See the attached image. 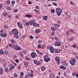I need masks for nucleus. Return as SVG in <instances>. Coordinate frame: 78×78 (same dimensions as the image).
Here are the masks:
<instances>
[{
    "label": "nucleus",
    "mask_w": 78,
    "mask_h": 78,
    "mask_svg": "<svg viewBox=\"0 0 78 78\" xmlns=\"http://www.w3.org/2000/svg\"><path fill=\"white\" fill-rule=\"evenodd\" d=\"M12 33L14 35V37L16 39H18L19 37L17 36V34H18V31L16 29H13L12 30Z\"/></svg>",
    "instance_id": "f257e3e1"
},
{
    "label": "nucleus",
    "mask_w": 78,
    "mask_h": 78,
    "mask_svg": "<svg viewBox=\"0 0 78 78\" xmlns=\"http://www.w3.org/2000/svg\"><path fill=\"white\" fill-rule=\"evenodd\" d=\"M56 11L57 15L58 16H60L61 13H62V9L60 8H56Z\"/></svg>",
    "instance_id": "f03ea898"
},
{
    "label": "nucleus",
    "mask_w": 78,
    "mask_h": 78,
    "mask_svg": "<svg viewBox=\"0 0 78 78\" xmlns=\"http://www.w3.org/2000/svg\"><path fill=\"white\" fill-rule=\"evenodd\" d=\"M44 60L46 62H48L49 61H50V58H48V55H46L44 57Z\"/></svg>",
    "instance_id": "7ed1b4c3"
},
{
    "label": "nucleus",
    "mask_w": 78,
    "mask_h": 78,
    "mask_svg": "<svg viewBox=\"0 0 78 78\" xmlns=\"http://www.w3.org/2000/svg\"><path fill=\"white\" fill-rule=\"evenodd\" d=\"M47 48L50 50V52L52 53H53L55 51V49H53V47L51 46H48Z\"/></svg>",
    "instance_id": "20e7f679"
},
{
    "label": "nucleus",
    "mask_w": 78,
    "mask_h": 78,
    "mask_svg": "<svg viewBox=\"0 0 78 78\" xmlns=\"http://www.w3.org/2000/svg\"><path fill=\"white\" fill-rule=\"evenodd\" d=\"M76 61V59L75 58H73V59H72L70 61V64L72 66L75 65V62Z\"/></svg>",
    "instance_id": "39448f33"
},
{
    "label": "nucleus",
    "mask_w": 78,
    "mask_h": 78,
    "mask_svg": "<svg viewBox=\"0 0 78 78\" xmlns=\"http://www.w3.org/2000/svg\"><path fill=\"white\" fill-rule=\"evenodd\" d=\"M14 48L16 50L18 51L21 50V48L19 46L15 45L14 46Z\"/></svg>",
    "instance_id": "423d86ee"
},
{
    "label": "nucleus",
    "mask_w": 78,
    "mask_h": 78,
    "mask_svg": "<svg viewBox=\"0 0 78 78\" xmlns=\"http://www.w3.org/2000/svg\"><path fill=\"white\" fill-rule=\"evenodd\" d=\"M36 56H37V55L36 53L35 52H32L31 54V56L32 58H34L36 57Z\"/></svg>",
    "instance_id": "0eeeda50"
},
{
    "label": "nucleus",
    "mask_w": 78,
    "mask_h": 78,
    "mask_svg": "<svg viewBox=\"0 0 78 78\" xmlns=\"http://www.w3.org/2000/svg\"><path fill=\"white\" fill-rule=\"evenodd\" d=\"M55 60L56 61H57V64H59V62H60V60L59 59V58L58 57H56L55 58Z\"/></svg>",
    "instance_id": "6e6552de"
},
{
    "label": "nucleus",
    "mask_w": 78,
    "mask_h": 78,
    "mask_svg": "<svg viewBox=\"0 0 78 78\" xmlns=\"http://www.w3.org/2000/svg\"><path fill=\"white\" fill-rule=\"evenodd\" d=\"M17 25L20 28H23V26H22V24L20 23L19 22H17Z\"/></svg>",
    "instance_id": "1a4fd4ad"
},
{
    "label": "nucleus",
    "mask_w": 78,
    "mask_h": 78,
    "mask_svg": "<svg viewBox=\"0 0 78 78\" xmlns=\"http://www.w3.org/2000/svg\"><path fill=\"white\" fill-rule=\"evenodd\" d=\"M55 46H61V43L58 41H56L55 42Z\"/></svg>",
    "instance_id": "9d476101"
},
{
    "label": "nucleus",
    "mask_w": 78,
    "mask_h": 78,
    "mask_svg": "<svg viewBox=\"0 0 78 78\" xmlns=\"http://www.w3.org/2000/svg\"><path fill=\"white\" fill-rule=\"evenodd\" d=\"M33 26L34 27H39V25L38 24H36V23L34 22V23L33 24Z\"/></svg>",
    "instance_id": "9b49d317"
},
{
    "label": "nucleus",
    "mask_w": 78,
    "mask_h": 78,
    "mask_svg": "<svg viewBox=\"0 0 78 78\" xmlns=\"http://www.w3.org/2000/svg\"><path fill=\"white\" fill-rule=\"evenodd\" d=\"M7 35V34L6 33H4V34H1L0 36L2 37H3V36L4 37H6V35Z\"/></svg>",
    "instance_id": "f8f14e48"
},
{
    "label": "nucleus",
    "mask_w": 78,
    "mask_h": 78,
    "mask_svg": "<svg viewBox=\"0 0 78 78\" xmlns=\"http://www.w3.org/2000/svg\"><path fill=\"white\" fill-rule=\"evenodd\" d=\"M61 50H59L57 49H55V53H59L60 52H61Z\"/></svg>",
    "instance_id": "ddd939ff"
},
{
    "label": "nucleus",
    "mask_w": 78,
    "mask_h": 78,
    "mask_svg": "<svg viewBox=\"0 0 78 78\" xmlns=\"http://www.w3.org/2000/svg\"><path fill=\"white\" fill-rule=\"evenodd\" d=\"M62 64H63L64 66H67V62H66L65 60H63L62 62Z\"/></svg>",
    "instance_id": "4468645a"
},
{
    "label": "nucleus",
    "mask_w": 78,
    "mask_h": 78,
    "mask_svg": "<svg viewBox=\"0 0 78 78\" xmlns=\"http://www.w3.org/2000/svg\"><path fill=\"white\" fill-rule=\"evenodd\" d=\"M15 68V66L14 65H12L9 68L10 70L11 71L12 70V69H14Z\"/></svg>",
    "instance_id": "2eb2a0df"
},
{
    "label": "nucleus",
    "mask_w": 78,
    "mask_h": 78,
    "mask_svg": "<svg viewBox=\"0 0 78 78\" xmlns=\"http://www.w3.org/2000/svg\"><path fill=\"white\" fill-rule=\"evenodd\" d=\"M60 69H62L63 70H66V67H65L64 66H60Z\"/></svg>",
    "instance_id": "dca6fc26"
},
{
    "label": "nucleus",
    "mask_w": 78,
    "mask_h": 78,
    "mask_svg": "<svg viewBox=\"0 0 78 78\" xmlns=\"http://www.w3.org/2000/svg\"><path fill=\"white\" fill-rule=\"evenodd\" d=\"M34 20H33L31 21H30V22H29L30 25H33V24L34 23Z\"/></svg>",
    "instance_id": "f3484780"
},
{
    "label": "nucleus",
    "mask_w": 78,
    "mask_h": 78,
    "mask_svg": "<svg viewBox=\"0 0 78 78\" xmlns=\"http://www.w3.org/2000/svg\"><path fill=\"white\" fill-rule=\"evenodd\" d=\"M36 33H39L41 32V30H39V29L36 30H35Z\"/></svg>",
    "instance_id": "a211bd4d"
},
{
    "label": "nucleus",
    "mask_w": 78,
    "mask_h": 78,
    "mask_svg": "<svg viewBox=\"0 0 78 78\" xmlns=\"http://www.w3.org/2000/svg\"><path fill=\"white\" fill-rule=\"evenodd\" d=\"M0 69L1 70V72L0 73L1 74H3V69L2 68H1Z\"/></svg>",
    "instance_id": "6ab92c4d"
},
{
    "label": "nucleus",
    "mask_w": 78,
    "mask_h": 78,
    "mask_svg": "<svg viewBox=\"0 0 78 78\" xmlns=\"http://www.w3.org/2000/svg\"><path fill=\"white\" fill-rule=\"evenodd\" d=\"M0 54L1 55H3L4 54V52L2 49L0 50Z\"/></svg>",
    "instance_id": "aec40b11"
},
{
    "label": "nucleus",
    "mask_w": 78,
    "mask_h": 78,
    "mask_svg": "<svg viewBox=\"0 0 78 78\" xmlns=\"http://www.w3.org/2000/svg\"><path fill=\"white\" fill-rule=\"evenodd\" d=\"M26 17H28V18H30V17H32L33 16L30 15H26L25 16Z\"/></svg>",
    "instance_id": "412c9836"
},
{
    "label": "nucleus",
    "mask_w": 78,
    "mask_h": 78,
    "mask_svg": "<svg viewBox=\"0 0 78 78\" xmlns=\"http://www.w3.org/2000/svg\"><path fill=\"white\" fill-rule=\"evenodd\" d=\"M38 48H44V46H42V47H41V44H39L37 46Z\"/></svg>",
    "instance_id": "4be33fe9"
},
{
    "label": "nucleus",
    "mask_w": 78,
    "mask_h": 78,
    "mask_svg": "<svg viewBox=\"0 0 78 78\" xmlns=\"http://www.w3.org/2000/svg\"><path fill=\"white\" fill-rule=\"evenodd\" d=\"M27 75L29 76L30 77H33V74L30 73H29Z\"/></svg>",
    "instance_id": "5701e85b"
},
{
    "label": "nucleus",
    "mask_w": 78,
    "mask_h": 78,
    "mask_svg": "<svg viewBox=\"0 0 78 78\" xmlns=\"http://www.w3.org/2000/svg\"><path fill=\"white\" fill-rule=\"evenodd\" d=\"M47 16H44L43 17V19L44 20H47Z\"/></svg>",
    "instance_id": "b1692460"
},
{
    "label": "nucleus",
    "mask_w": 78,
    "mask_h": 78,
    "mask_svg": "<svg viewBox=\"0 0 78 78\" xmlns=\"http://www.w3.org/2000/svg\"><path fill=\"white\" fill-rule=\"evenodd\" d=\"M9 47H10L12 48H14V45H12L11 44H9Z\"/></svg>",
    "instance_id": "393cba45"
},
{
    "label": "nucleus",
    "mask_w": 78,
    "mask_h": 78,
    "mask_svg": "<svg viewBox=\"0 0 78 78\" xmlns=\"http://www.w3.org/2000/svg\"><path fill=\"white\" fill-rule=\"evenodd\" d=\"M45 69H46V68H44V66H42L41 68V70L42 71H44V70Z\"/></svg>",
    "instance_id": "a878e982"
},
{
    "label": "nucleus",
    "mask_w": 78,
    "mask_h": 78,
    "mask_svg": "<svg viewBox=\"0 0 78 78\" xmlns=\"http://www.w3.org/2000/svg\"><path fill=\"white\" fill-rule=\"evenodd\" d=\"M51 12L52 13H55V11L54 9H51Z\"/></svg>",
    "instance_id": "bb28decb"
},
{
    "label": "nucleus",
    "mask_w": 78,
    "mask_h": 78,
    "mask_svg": "<svg viewBox=\"0 0 78 78\" xmlns=\"http://www.w3.org/2000/svg\"><path fill=\"white\" fill-rule=\"evenodd\" d=\"M51 28L52 31H55V28L54 27H51Z\"/></svg>",
    "instance_id": "cd10ccee"
},
{
    "label": "nucleus",
    "mask_w": 78,
    "mask_h": 78,
    "mask_svg": "<svg viewBox=\"0 0 78 78\" xmlns=\"http://www.w3.org/2000/svg\"><path fill=\"white\" fill-rule=\"evenodd\" d=\"M50 78H54V75L53 74H51L50 76Z\"/></svg>",
    "instance_id": "c85d7f7f"
},
{
    "label": "nucleus",
    "mask_w": 78,
    "mask_h": 78,
    "mask_svg": "<svg viewBox=\"0 0 78 78\" xmlns=\"http://www.w3.org/2000/svg\"><path fill=\"white\" fill-rule=\"evenodd\" d=\"M25 59L26 60H27V61H30V58H29L28 57H25Z\"/></svg>",
    "instance_id": "c756f323"
},
{
    "label": "nucleus",
    "mask_w": 78,
    "mask_h": 78,
    "mask_svg": "<svg viewBox=\"0 0 78 78\" xmlns=\"http://www.w3.org/2000/svg\"><path fill=\"white\" fill-rule=\"evenodd\" d=\"M69 33H70V31L69 30L66 31V34H67V35H69Z\"/></svg>",
    "instance_id": "7c9ffc66"
},
{
    "label": "nucleus",
    "mask_w": 78,
    "mask_h": 78,
    "mask_svg": "<svg viewBox=\"0 0 78 78\" xmlns=\"http://www.w3.org/2000/svg\"><path fill=\"white\" fill-rule=\"evenodd\" d=\"M11 42L12 43V44H14V43H15V42H14V40L13 39H12L11 41Z\"/></svg>",
    "instance_id": "2f4dec72"
},
{
    "label": "nucleus",
    "mask_w": 78,
    "mask_h": 78,
    "mask_svg": "<svg viewBox=\"0 0 78 78\" xmlns=\"http://www.w3.org/2000/svg\"><path fill=\"white\" fill-rule=\"evenodd\" d=\"M7 14H8L7 13H3V16H6L7 15Z\"/></svg>",
    "instance_id": "473e14b6"
},
{
    "label": "nucleus",
    "mask_w": 78,
    "mask_h": 78,
    "mask_svg": "<svg viewBox=\"0 0 78 78\" xmlns=\"http://www.w3.org/2000/svg\"><path fill=\"white\" fill-rule=\"evenodd\" d=\"M34 64H37V61L36 60H34Z\"/></svg>",
    "instance_id": "72a5a7b5"
},
{
    "label": "nucleus",
    "mask_w": 78,
    "mask_h": 78,
    "mask_svg": "<svg viewBox=\"0 0 78 78\" xmlns=\"http://www.w3.org/2000/svg\"><path fill=\"white\" fill-rule=\"evenodd\" d=\"M4 53H5V55H8V53H9L8 52V51H5V52H4Z\"/></svg>",
    "instance_id": "f704fd0d"
},
{
    "label": "nucleus",
    "mask_w": 78,
    "mask_h": 78,
    "mask_svg": "<svg viewBox=\"0 0 78 78\" xmlns=\"http://www.w3.org/2000/svg\"><path fill=\"white\" fill-rule=\"evenodd\" d=\"M6 9H8V10H10L11 9L10 8V7H7L6 8Z\"/></svg>",
    "instance_id": "c9c22d12"
},
{
    "label": "nucleus",
    "mask_w": 78,
    "mask_h": 78,
    "mask_svg": "<svg viewBox=\"0 0 78 78\" xmlns=\"http://www.w3.org/2000/svg\"><path fill=\"white\" fill-rule=\"evenodd\" d=\"M55 26V27H59V24H54Z\"/></svg>",
    "instance_id": "e433bc0d"
},
{
    "label": "nucleus",
    "mask_w": 78,
    "mask_h": 78,
    "mask_svg": "<svg viewBox=\"0 0 78 78\" xmlns=\"http://www.w3.org/2000/svg\"><path fill=\"white\" fill-rule=\"evenodd\" d=\"M34 11L36 12H37V13L39 12V10H36V9H34Z\"/></svg>",
    "instance_id": "4c0bfd02"
},
{
    "label": "nucleus",
    "mask_w": 78,
    "mask_h": 78,
    "mask_svg": "<svg viewBox=\"0 0 78 78\" xmlns=\"http://www.w3.org/2000/svg\"><path fill=\"white\" fill-rule=\"evenodd\" d=\"M5 72H8V68H5Z\"/></svg>",
    "instance_id": "58836bf2"
},
{
    "label": "nucleus",
    "mask_w": 78,
    "mask_h": 78,
    "mask_svg": "<svg viewBox=\"0 0 78 78\" xmlns=\"http://www.w3.org/2000/svg\"><path fill=\"white\" fill-rule=\"evenodd\" d=\"M4 27L5 28V29H8V26L5 25L4 26Z\"/></svg>",
    "instance_id": "ea45409f"
},
{
    "label": "nucleus",
    "mask_w": 78,
    "mask_h": 78,
    "mask_svg": "<svg viewBox=\"0 0 78 78\" xmlns=\"http://www.w3.org/2000/svg\"><path fill=\"white\" fill-rule=\"evenodd\" d=\"M3 6V4H0V9H2V8Z\"/></svg>",
    "instance_id": "a19ab883"
},
{
    "label": "nucleus",
    "mask_w": 78,
    "mask_h": 78,
    "mask_svg": "<svg viewBox=\"0 0 78 78\" xmlns=\"http://www.w3.org/2000/svg\"><path fill=\"white\" fill-rule=\"evenodd\" d=\"M24 65L27 67L28 65V63L27 62H25L24 63Z\"/></svg>",
    "instance_id": "79ce46f5"
},
{
    "label": "nucleus",
    "mask_w": 78,
    "mask_h": 78,
    "mask_svg": "<svg viewBox=\"0 0 78 78\" xmlns=\"http://www.w3.org/2000/svg\"><path fill=\"white\" fill-rule=\"evenodd\" d=\"M55 41H58V40H59L58 38L57 37H55Z\"/></svg>",
    "instance_id": "37998d69"
},
{
    "label": "nucleus",
    "mask_w": 78,
    "mask_h": 78,
    "mask_svg": "<svg viewBox=\"0 0 78 78\" xmlns=\"http://www.w3.org/2000/svg\"><path fill=\"white\" fill-rule=\"evenodd\" d=\"M6 3L7 4H9V3H10V1L9 0L7 1Z\"/></svg>",
    "instance_id": "c03bdc74"
},
{
    "label": "nucleus",
    "mask_w": 78,
    "mask_h": 78,
    "mask_svg": "<svg viewBox=\"0 0 78 78\" xmlns=\"http://www.w3.org/2000/svg\"><path fill=\"white\" fill-rule=\"evenodd\" d=\"M18 11L17 9H15L14 10V12H17Z\"/></svg>",
    "instance_id": "a18cd8bd"
},
{
    "label": "nucleus",
    "mask_w": 78,
    "mask_h": 78,
    "mask_svg": "<svg viewBox=\"0 0 78 78\" xmlns=\"http://www.w3.org/2000/svg\"><path fill=\"white\" fill-rule=\"evenodd\" d=\"M51 35H52V36H53L55 35V33H54V32H52L51 33Z\"/></svg>",
    "instance_id": "49530a36"
},
{
    "label": "nucleus",
    "mask_w": 78,
    "mask_h": 78,
    "mask_svg": "<svg viewBox=\"0 0 78 78\" xmlns=\"http://www.w3.org/2000/svg\"><path fill=\"white\" fill-rule=\"evenodd\" d=\"M42 40H39V41H38V43H41V42H42Z\"/></svg>",
    "instance_id": "de8ad7c7"
},
{
    "label": "nucleus",
    "mask_w": 78,
    "mask_h": 78,
    "mask_svg": "<svg viewBox=\"0 0 78 78\" xmlns=\"http://www.w3.org/2000/svg\"><path fill=\"white\" fill-rule=\"evenodd\" d=\"M14 76L15 77H17V74L16 73H15L14 74Z\"/></svg>",
    "instance_id": "09e8293b"
},
{
    "label": "nucleus",
    "mask_w": 78,
    "mask_h": 78,
    "mask_svg": "<svg viewBox=\"0 0 78 78\" xmlns=\"http://www.w3.org/2000/svg\"><path fill=\"white\" fill-rule=\"evenodd\" d=\"M25 24L27 26L28 25H29V24H28V22H26L25 23Z\"/></svg>",
    "instance_id": "8fccbe9b"
},
{
    "label": "nucleus",
    "mask_w": 78,
    "mask_h": 78,
    "mask_svg": "<svg viewBox=\"0 0 78 78\" xmlns=\"http://www.w3.org/2000/svg\"><path fill=\"white\" fill-rule=\"evenodd\" d=\"M73 37H71L70 39V41H73Z\"/></svg>",
    "instance_id": "3c124183"
},
{
    "label": "nucleus",
    "mask_w": 78,
    "mask_h": 78,
    "mask_svg": "<svg viewBox=\"0 0 78 78\" xmlns=\"http://www.w3.org/2000/svg\"><path fill=\"white\" fill-rule=\"evenodd\" d=\"M12 4H15V1H12Z\"/></svg>",
    "instance_id": "603ef678"
},
{
    "label": "nucleus",
    "mask_w": 78,
    "mask_h": 78,
    "mask_svg": "<svg viewBox=\"0 0 78 78\" xmlns=\"http://www.w3.org/2000/svg\"><path fill=\"white\" fill-rule=\"evenodd\" d=\"M20 74H21V75H23V73L22 72H21Z\"/></svg>",
    "instance_id": "864d4df0"
},
{
    "label": "nucleus",
    "mask_w": 78,
    "mask_h": 78,
    "mask_svg": "<svg viewBox=\"0 0 78 78\" xmlns=\"http://www.w3.org/2000/svg\"><path fill=\"white\" fill-rule=\"evenodd\" d=\"M20 55L21 56H23V54L22 53V52H20Z\"/></svg>",
    "instance_id": "5fc2aeb1"
},
{
    "label": "nucleus",
    "mask_w": 78,
    "mask_h": 78,
    "mask_svg": "<svg viewBox=\"0 0 78 78\" xmlns=\"http://www.w3.org/2000/svg\"><path fill=\"white\" fill-rule=\"evenodd\" d=\"M30 39H33V36L31 35L30 36Z\"/></svg>",
    "instance_id": "6e6d98bb"
},
{
    "label": "nucleus",
    "mask_w": 78,
    "mask_h": 78,
    "mask_svg": "<svg viewBox=\"0 0 78 78\" xmlns=\"http://www.w3.org/2000/svg\"><path fill=\"white\" fill-rule=\"evenodd\" d=\"M36 9H39V7L37 6L36 7Z\"/></svg>",
    "instance_id": "4d7b16f0"
},
{
    "label": "nucleus",
    "mask_w": 78,
    "mask_h": 78,
    "mask_svg": "<svg viewBox=\"0 0 78 78\" xmlns=\"http://www.w3.org/2000/svg\"><path fill=\"white\" fill-rule=\"evenodd\" d=\"M72 75H73V76H74L76 75V74H75L74 73H72Z\"/></svg>",
    "instance_id": "13d9d810"
},
{
    "label": "nucleus",
    "mask_w": 78,
    "mask_h": 78,
    "mask_svg": "<svg viewBox=\"0 0 78 78\" xmlns=\"http://www.w3.org/2000/svg\"><path fill=\"white\" fill-rule=\"evenodd\" d=\"M23 77V75H20V78H22Z\"/></svg>",
    "instance_id": "bf43d9fd"
},
{
    "label": "nucleus",
    "mask_w": 78,
    "mask_h": 78,
    "mask_svg": "<svg viewBox=\"0 0 78 78\" xmlns=\"http://www.w3.org/2000/svg\"><path fill=\"white\" fill-rule=\"evenodd\" d=\"M0 32H1V34H2V33H3V30H1V31H0Z\"/></svg>",
    "instance_id": "052dcab7"
},
{
    "label": "nucleus",
    "mask_w": 78,
    "mask_h": 78,
    "mask_svg": "<svg viewBox=\"0 0 78 78\" xmlns=\"http://www.w3.org/2000/svg\"><path fill=\"white\" fill-rule=\"evenodd\" d=\"M73 54L74 56H76V53L75 52L73 53Z\"/></svg>",
    "instance_id": "680f3d73"
},
{
    "label": "nucleus",
    "mask_w": 78,
    "mask_h": 78,
    "mask_svg": "<svg viewBox=\"0 0 78 78\" xmlns=\"http://www.w3.org/2000/svg\"><path fill=\"white\" fill-rule=\"evenodd\" d=\"M39 65H40V63H39V62H38L37 63V65L39 66Z\"/></svg>",
    "instance_id": "e2e57ef3"
},
{
    "label": "nucleus",
    "mask_w": 78,
    "mask_h": 78,
    "mask_svg": "<svg viewBox=\"0 0 78 78\" xmlns=\"http://www.w3.org/2000/svg\"><path fill=\"white\" fill-rule=\"evenodd\" d=\"M53 4L54 5H55V6H57V4H56V3H54Z\"/></svg>",
    "instance_id": "0e129e2a"
},
{
    "label": "nucleus",
    "mask_w": 78,
    "mask_h": 78,
    "mask_svg": "<svg viewBox=\"0 0 78 78\" xmlns=\"http://www.w3.org/2000/svg\"><path fill=\"white\" fill-rule=\"evenodd\" d=\"M8 17L9 18H11V15H9L8 16Z\"/></svg>",
    "instance_id": "69168bd1"
},
{
    "label": "nucleus",
    "mask_w": 78,
    "mask_h": 78,
    "mask_svg": "<svg viewBox=\"0 0 78 78\" xmlns=\"http://www.w3.org/2000/svg\"><path fill=\"white\" fill-rule=\"evenodd\" d=\"M26 37L25 36V35H23V36L22 37L23 38H25V37Z\"/></svg>",
    "instance_id": "338daca9"
},
{
    "label": "nucleus",
    "mask_w": 78,
    "mask_h": 78,
    "mask_svg": "<svg viewBox=\"0 0 78 78\" xmlns=\"http://www.w3.org/2000/svg\"><path fill=\"white\" fill-rule=\"evenodd\" d=\"M55 78H60V77H59V76H57Z\"/></svg>",
    "instance_id": "774afa93"
}]
</instances>
